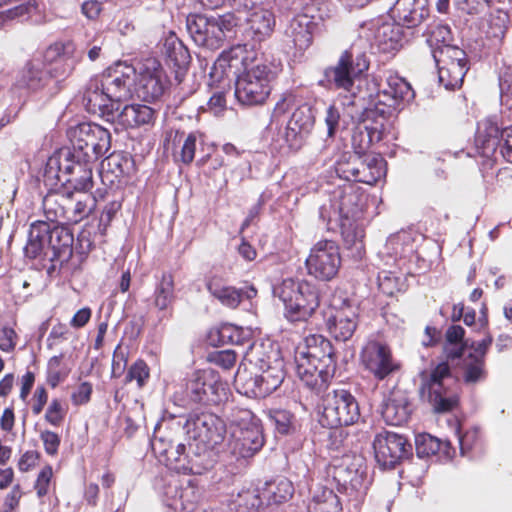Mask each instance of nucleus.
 I'll list each match as a JSON object with an SVG mask.
<instances>
[{
    "label": "nucleus",
    "instance_id": "1",
    "mask_svg": "<svg viewBox=\"0 0 512 512\" xmlns=\"http://www.w3.org/2000/svg\"><path fill=\"white\" fill-rule=\"evenodd\" d=\"M230 75L235 76L234 95L239 105L251 108L266 104L276 74L247 45L238 44L222 51L209 73L217 83L229 79Z\"/></svg>",
    "mask_w": 512,
    "mask_h": 512
},
{
    "label": "nucleus",
    "instance_id": "2",
    "mask_svg": "<svg viewBox=\"0 0 512 512\" xmlns=\"http://www.w3.org/2000/svg\"><path fill=\"white\" fill-rule=\"evenodd\" d=\"M73 233L64 226L51 228L47 221L31 224L28 240L24 246V257L45 269L50 277L68 269L73 255Z\"/></svg>",
    "mask_w": 512,
    "mask_h": 512
},
{
    "label": "nucleus",
    "instance_id": "3",
    "mask_svg": "<svg viewBox=\"0 0 512 512\" xmlns=\"http://www.w3.org/2000/svg\"><path fill=\"white\" fill-rule=\"evenodd\" d=\"M382 261L384 267L378 273V288L390 297L406 290L407 276L420 274L428 268L426 261L416 254L413 239L406 234L388 239Z\"/></svg>",
    "mask_w": 512,
    "mask_h": 512
},
{
    "label": "nucleus",
    "instance_id": "4",
    "mask_svg": "<svg viewBox=\"0 0 512 512\" xmlns=\"http://www.w3.org/2000/svg\"><path fill=\"white\" fill-rule=\"evenodd\" d=\"M333 216L329 223L335 221L341 234L344 248L355 259H362L365 254V230L360 223L364 209L362 194L353 184H344L334 189L331 196Z\"/></svg>",
    "mask_w": 512,
    "mask_h": 512
},
{
    "label": "nucleus",
    "instance_id": "5",
    "mask_svg": "<svg viewBox=\"0 0 512 512\" xmlns=\"http://www.w3.org/2000/svg\"><path fill=\"white\" fill-rule=\"evenodd\" d=\"M313 341L314 347L308 346L306 350L296 352V372L305 386L320 394L328 388L335 374L336 356L329 340L318 336Z\"/></svg>",
    "mask_w": 512,
    "mask_h": 512
},
{
    "label": "nucleus",
    "instance_id": "6",
    "mask_svg": "<svg viewBox=\"0 0 512 512\" xmlns=\"http://www.w3.org/2000/svg\"><path fill=\"white\" fill-rule=\"evenodd\" d=\"M226 418L229 424V452L237 458L253 457L264 445L260 419L251 410L240 407H231Z\"/></svg>",
    "mask_w": 512,
    "mask_h": 512
},
{
    "label": "nucleus",
    "instance_id": "7",
    "mask_svg": "<svg viewBox=\"0 0 512 512\" xmlns=\"http://www.w3.org/2000/svg\"><path fill=\"white\" fill-rule=\"evenodd\" d=\"M456 380L452 377L447 362L439 363L430 373L421 374L419 393L423 401L428 402L434 412L451 411L458 404Z\"/></svg>",
    "mask_w": 512,
    "mask_h": 512
},
{
    "label": "nucleus",
    "instance_id": "8",
    "mask_svg": "<svg viewBox=\"0 0 512 512\" xmlns=\"http://www.w3.org/2000/svg\"><path fill=\"white\" fill-rule=\"evenodd\" d=\"M355 152H344L335 163V171L349 182L374 185L386 174V161L380 154H367L362 144Z\"/></svg>",
    "mask_w": 512,
    "mask_h": 512
},
{
    "label": "nucleus",
    "instance_id": "9",
    "mask_svg": "<svg viewBox=\"0 0 512 512\" xmlns=\"http://www.w3.org/2000/svg\"><path fill=\"white\" fill-rule=\"evenodd\" d=\"M72 150L64 155L86 162H96L111 148V133L102 126L84 122L70 131Z\"/></svg>",
    "mask_w": 512,
    "mask_h": 512
},
{
    "label": "nucleus",
    "instance_id": "10",
    "mask_svg": "<svg viewBox=\"0 0 512 512\" xmlns=\"http://www.w3.org/2000/svg\"><path fill=\"white\" fill-rule=\"evenodd\" d=\"M274 294L289 313L298 314L302 320L312 317L320 304L318 289L305 279L286 278L274 288Z\"/></svg>",
    "mask_w": 512,
    "mask_h": 512
},
{
    "label": "nucleus",
    "instance_id": "11",
    "mask_svg": "<svg viewBox=\"0 0 512 512\" xmlns=\"http://www.w3.org/2000/svg\"><path fill=\"white\" fill-rule=\"evenodd\" d=\"M321 409L319 421L328 428L353 425L360 418L358 401L349 390L343 388L326 392L322 396Z\"/></svg>",
    "mask_w": 512,
    "mask_h": 512
},
{
    "label": "nucleus",
    "instance_id": "12",
    "mask_svg": "<svg viewBox=\"0 0 512 512\" xmlns=\"http://www.w3.org/2000/svg\"><path fill=\"white\" fill-rule=\"evenodd\" d=\"M369 65L364 54L354 58L351 51L345 50L335 65L324 70L323 79L319 81V85L328 89L351 92L355 80L369 69Z\"/></svg>",
    "mask_w": 512,
    "mask_h": 512
},
{
    "label": "nucleus",
    "instance_id": "13",
    "mask_svg": "<svg viewBox=\"0 0 512 512\" xmlns=\"http://www.w3.org/2000/svg\"><path fill=\"white\" fill-rule=\"evenodd\" d=\"M183 428L190 440L206 448H215L227 441L228 437L224 420L209 412L190 413Z\"/></svg>",
    "mask_w": 512,
    "mask_h": 512
},
{
    "label": "nucleus",
    "instance_id": "14",
    "mask_svg": "<svg viewBox=\"0 0 512 512\" xmlns=\"http://www.w3.org/2000/svg\"><path fill=\"white\" fill-rule=\"evenodd\" d=\"M414 97L410 83L397 72L387 71L379 84L375 112L384 120L403 108Z\"/></svg>",
    "mask_w": 512,
    "mask_h": 512
},
{
    "label": "nucleus",
    "instance_id": "15",
    "mask_svg": "<svg viewBox=\"0 0 512 512\" xmlns=\"http://www.w3.org/2000/svg\"><path fill=\"white\" fill-rule=\"evenodd\" d=\"M341 262L339 248L335 242L321 240L311 248L305 266L308 275L319 281L328 282L337 276Z\"/></svg>",
    "mask_w": 512,
    "mask_h": 512
},
{
    "label": "nucleus",
    "instance_id": "16",
    "mask_svg": "<svg viewBox=\"0 0 512 512\" xmlns=\"http://www.w3.org/2000/svg\"><path fill=\"white\" fill-rule=\"evenodd\" d=\"M186 395L195 402L217 404L226 395L224 384L212 369L193 372L186 382Z\"/></svg>",
    "mask_w": 512,
    "mask_h": 512
},
{
    "label": "nucleus",
    "instance_id": "17",
    "mask_svg": "<svg viewBox=\"0 0 512 512\" xmlns=\"http://www.w3.org/2000/svg\"><path fill=\"white\" fill-rule=\"evenodd\" d=\"M94 163L60 154L57 162L58 180L65 188L74 192L86 193L93 188Z\"/></svg>",
    "mask_w": 512,
    "mask_h": 512
},
{
    "label": "nucleus",
    "instance_id": "18",
    "mask_svg": "<svg viewBox=\"0 0 512 512\" xmlns=\"http://www.w3.org/2000/svg\"><path fill=\"white\" fill-rule=\"evenodd\" d=\"M316 123L315 109L308 103L299 105L291 114L284 131V141L292 153L299 152Z\"/></svg>",
    "mask_w": 512,
    "mask_h": 512
},
{
    "label": "nucleus",
    "instance_id": "19",
    "mask_svg": "<svg viewBox=\"0 0 512 512\" xmlns=\"http://www.w3.org/2000/svg\"><path fill=\"white\" fill-rule=\"evenodd\" d=\"M134 83L137 97L152 102L164 94L168 80L161 63L156 58H147L143 61Z\"/></svg>",
    "mask_w": 512,
    "mask_h": 512
},
{
    "label": "nucleus",
    "instance_id": "20",
    "mask_svg": "<svg viewBox=\"0 0 512 512\" xmlns=\"http://www.w3.org/2000/svg\"><path fill=\"white\" fill-rule=\"evenodd\" d=\"M375 459L383 468H393L411 454L412 446L407 438L392 431L378 433L373 441Z\"/></svg>",
    "mask_w": 512,
    "mask_h": 512
},
{
    "label": "nucleus",
    "instance_id": "21",
    "mask_svg": "<svg viewBox=\"0 0 512 512\" xmlns=\"http://www.w3.org/2000/svg\"><path fill=\"white\" fill-rule=\"evenodd\" d=\"M364 367L378 380L397 371L399 363L393 358L390 347L379 340H369L360 353Z\"/></svg>",
    "mask_w": 512,
    "mask_h": 512
},
{
    "label": "nucleus",
    "instance_id": "22",
    "mask_svg": "<svg viewBox=\"0 0 512 512\" xmlns=\"http://www.w3.org/2000/svg\"><path fill=\"white\" fill-rule=\"evenodd\" d=\"M501 128L494 117L482 119L477 124L474 147L477 155L489 162V165L503 161Z\"/></svg>",
    "mask_w": 512,
    "mask_h": 512
},
{
    "label": "nucleus",
    "instance_id": "23",
    "mask_svg": "<svg viewBox=\"0 0 512 512\" xmlns=\"http://www.w3.org/2000/svg\"><path fill=\"white\" fill-rule=\"evenodd\" d=\"M334 478L344 488L350 500L355 501L356 505L363 501L370 481L361 457H355L350 464L336 467Z\"/></svg>",
    "mask_w": 512,
    "mask_h": 512
},
{
    "label": "nucleus",
    "instance_id": "24",
    "mask_svg": "<svg viewBox=\"0 0 512 512\" xmlns=\"http://www.w3.org/2000/svg\"><path fill=\"white\" fill-rule=\"evenodd\" d=\"M186 28L195 44L211 50L220 48L226 38L215 17L190 13L186 17Z\"/></svg>",
    "mask_w": 512,
    "mask_h": 512
},
{
    "label": "nucleus",
    "instance_id": "25",
    "mask_svg": "<svg viewBox=\"0 0 512 512\" xmlns=\"http://www.w3.org/2000/svg\"><path fill=\"white\" fill-rule=\"evenodd\" d=\"M136 173L133 157L126 152H113L101 164L102 183L110 189L114 185L126 183Z\"/></svg>",
    "mask_w": 512,
    "mask_h": 512
},
{
    "label": "nucleus",
    "instance_id": "26",
    "mask_svg": "<svg viewBox=\"0 0 512 512\" xmlns=\"http://www.w3.org/2000/svg\"><path fill=\"white\" fill-rule=\"evenodd\" d=\"M317 23L307 14L295 15L284 30V41L287 46L295 50V54H302L313 43V35Z\"/></svg>",
    "mask_w": 512,
    "mask_h": 512
},
{
    "label": "nucleus",
    "instance_id": "27",
    "mask_svg": "<svg viewBox=\"0 0 512 512\" xmlns=\"http://www.w3.org/2000/svg\"><path fill=\"white\" fill-rule=\"evenodd\" d=\"M101 86L98 76L91 78L85 87L82 102L88 113L110 121L114 119V112L118 108H115L108 93Z\"/></svg>",
    "mask_w": 512,
    "mask_h": 512
},
{
    "label": "nucleus",
    "instance_id": "28",
    "mask_svg": "<svg viewBox=\"0 0 512 512\" xmlns=\"http://www.w3.org/2000/svg\"><path fill=\"white\" fill-rule=\"evenodd\" d=\"M97 76L101 82V87H104L114 105L115 103L127 101L132 98L131 87L135 82L132 75L107 69Z\"/></svg>",
    "mask_w": 512,
    "mask_h": 512
},
{
    "label": "nucleus",
    "instance_id": "29",
    "mask_svg": "<svg viewBox=\"0 0 512 512\" xmlns=\"http://www.w3.org/2000/svg\"><path fill=\"white\" fill-rule=\"evenodd\" d=\"M207 289L213 297L229 308L235 309L243 298L253 299L257 296V289L253 285L237 289L233 286H226L221 278L212 277L207 282Z\"/></svg>",
    "mask_w": 512,
    "mask_h": 512
},
{
    "label": "nucleus",
    "instance_id": "30",
    "mask_svg": "<svg viewBox=\"0 0 512 512\" xmlns=\"http://www.w3.org/2000/svg\"><path fill=\"white\" fill-rule=\"evenodd\" d=\"M426 4V0H397L390 10V15L401 26L413 28L421 24L428 15Z\"/></svg>",
    "mask_w": 512,
    "mask_h": 512
},
{
    "label": "nucleus",
    "instance_id": "31",
    "mask_svg": "<svg viewBox=\"0 0 512 512\" xmlns=\"http://www.w3.org/2000/svg\"><path fill=\"white\" fill-rule=\"evenodd\" d=\"M70 204L69 188L61 186L57 189H51L44 196L42 209L47 221L67 225L68 209L66 205Z\"/></svg>",
    "mask_w": 512,
    "mask_h": 512
},
{
    "label": "nucleus",
    "instance_id": "32",
    "mask_svg": "<svg viewBox=\"0 0 512 512\" xmlns=\"http://www.w3.org/2000/svg\"><path fill=\"white\" fill-rule=\"evenodd\" d=\"M403 26L397 22L382 23L376 30L375 41L382 53H395L402 47Z\"/></svg>",
    "mask_w": 512,
    "mask_h": 512
},
{
    "label": "nucleus",
    "instance_id": "33",
    "mask_svg": "<svg viewBox=\"0 0 512 512\" xmlns=\"http://www.w3.org/2000/svg\"><path fill=\"white\" fill-rule=\"evenodd\" d=\"M163 53L166 59L178 69H187L191 62V55L174 31H169L163 38Z\"/></svg>",
    "mask_w": 512,
    "mask_h": 512
},
{
    "label": "nucleus",
    "instance_id": "34",
    "mask_svg": "<svg viewBox=\"0 0 512 512\" xmlns=\"http://www.w3.org/2000/svg\"><path fill=\"white\" fill-rule=\"evenodd\" d=\"M156 118V111L143 104L126 105L118 115V122L125 128H137L152 125Z\"/></svg>",
    "mask_w": 512,
    "mask_h": 512
},
{
    "label": "nucleus",
    "instance_id": "35",
    "mask_svg": "<svg viewBox=\"0 0 512 512\" xmlns=\"http://www.w3.org/2000/svg\"><path fill=\"white\" fill-rule=\"evenodd\" d=\"M175 301L174 276L170 272H163L154 290V305L166 312L163 316H171Z\"/></svg>",
    "mask_w": 512,
    "mask_h": 512
},
{
    "label": "nucleus",
    "instance_id": "36",
    "mask_svg": "<svg viewBox=\"0 0 512 512\" xmlns=\"http://www.w3.org/2000/svg\"><path fill=\"white\" fill-rule=\"evenodd\" d=\"M381 413L388 425H402L410 415L409 403L403 395L394 394L384 402Z\"/></svg>",
    "mask_w": 512,
    "mask_h": 512
},
{
    "label": "nucleus",
    "instance_id": "37",
    "mask_svg": "<svg viewBox=\"0 0 512 512\" xmlns=\"http://www.w3.org/2000/svg\"><path fill=\"white\" fill-rule=\"evenodd\" d=\"M218 342L220 344H248L251 350L256 348L254 343H251L253 331L249 327L238 326L233 322H222L217 329Z\"/></svg>",
    "mask_w": 512,
    "mask_h": 512
},
{
    "label": "nucleus",
    "instance_id": "38",
    "mask_svg": "<svg viewBox=\"0 0 512 512\" xmlns=\"http://www.w3.org/2000/svg\"><path fill=\"white\" fill-rule=\"evenodd\" d=\"M193 446L194 444L189 443L188 463L180 465V468L182 473L201 475L212 466L211 450L213 448H206L196 442V450Z\"/></svg>",
    "mask_w": 512,
    "mask_h": 512
},
{
    "label": "nucleus",
    "instance_id": "39",
    "mask_svg": "<svg viewBox=\"0 0 512 512\" xmlns=\"http://www.w3.org/2000/svg\"><path fill=\"white\" fill-rule=\"evenodd\" d=\"M165 493L167 496L171 493L170 498L172 502L168 504L169 506H177L179 502L182 509L187 511L193 510L201 498L200 490L190 480L185 486H181L180 489H178V485H169L168 491Z\"/></svg>",
    "mask_w": 512,
    "mask_h": 512
},
{
    "label": "nucleus",
    "instance_id": "40",
    "mask_svg": "<svg viewBox=\"0 0 512 512\" xmlns=\"http://www.w3.org/2000/svg\"><path fill=\"white\" fill-rule=\"evenodd\" d=\"M108 190H96V194L91 197L90 195H83L79 198L75 197L73 211L68 212L67 225H74L80 223L82 220L90 216L95 208L98 199H103Z\"/></svg>",
    "mask_w": 512,
    "mask_h": 512
},
{
    "label": "nucleus",
    "instance_id": "41",
    "mask_svg": "<svg viewBox=\"0 0 512 512\" xmlns=\"http://www.w3.org/2000/svg\"><path fill=\"white\" fill-rule=\"evenodd\" d=\"M40 15L39 4L36 0H28L17 6L0 12V29L14 21H33L34 16Z\"/></svg>",
    "mask_w": 512,
    "mask_h": 512
},
{
    "label": "nucleus",
    "instance_id": "42",
    "mask_svg": "<svg viewBox=\"0 0 512 512\" xmlns=\"http://www.w3.org/2000/svg\"><path fill=\"white\" fill-rule=\"evenodd\" d=\"M247 22L254 38L258 41L269 37L274 31L276 24L274 14L268 9L254 11L250 14Z\"/></svg>",
    "mask_w": 512,
    "mask_h": 512
},
{
    "label": "nucleus",
    "instance_id": "43",
    "mask_svg": "<svg viewBox=\"0 0 512 512\" xmlns=\"http://www.w3.org/2000/svg\"><path fill=\"white\" fill-rule=\"evenodd\" d=\"M263 494L260 490L252 485L243 487L234 496L232 495L231 504L236 512L255 511L263 505Z\"/></svg>",
    "mask_w": 512,
    "mask_h": 512
},
{
    "label": "nucleus",
    "instance_id": "44",
    "mask_svg": "<svg viewBox=\"0 0 512 512\" xmlns=\"http://www.w3.org/2000/svg\"><path fill=\"white\" fill-rule=\"evenodd\" d=\"M465 331L461 326L453 325L445 333L443 353L447 360L454 361L463 356L467 342L464 341Z\"/></svg>",
    "mask_w": 512,
    "mask_h": 512
},
{
    "label": "nucleus",
    "instance_id": "45",
    "mask_svg": "<svg viewBox=\"0 0 512 512\" xmlns=\"http://www.w3.org/2000/svg\"><path fill=\"white\" fill-rule=\"evenodd\" d=\"M197 135L195 132L189 133L184 137V133L177 132L174 139L173 158L176 163L190 165L196 153Z\"/></svg>",
    "mask_w": 512,
    "mask_h": 512
},
{
    "label": "nucleus",
    "instance_id": "46",
    "mask_svg": "<svg viewBox=\"0 0 512 512\" xmlns=\"http://www.w3.org/2000/svg\"><path fill=\"white\" fill-rule=\"evenodd\" d=\"M234 382L241 394L250 398H265L258 374H252L246 368L242 369L239 367L235 374Z\"/></svg>",
    "mask_w": 512,
    "mask_h": 512
},
{
    "label": "nucleus",
    "instance_id": "47",
    "mask_svg": "<svg viewBox=\"0 0 512 512\" xmlns=\"http://www.w3.org/2000/svg\"><path fill=\"white\" fill-rule=\"evenodd\" d=\"M292 482L286 478H279L267 482L262 490L263 498L268 504H279L287 501L293 495Z\"/></svg>",
    "mask_w": 512,
    "mask_h": 512
},
{
    "label": "nucleus",
    "instance_id": "48",
    "mask_svg": "<svg viewBox=\"0 0 512 512\" xmlns=\"http://www.w3.org/2000/svg\"><path fill=\"white\" fill-rule=\"evenodd\" d=\"M359 317L360 307L354 301L342 296L333 297L327 320H354Z\"/></svg>",
    "mask_w": 512,
    "mask_h": 512
},
{
    "label": "nucleus",
    "instance_id": "49",
    "mask_svg": "<svg viewBox=\"0 0 512 512\" xmlns=\"http://www.w3.org/2000/svg\"><path fill=\"white\" fill-rule=\"evenodd\" d=\"M437 68H445L454 64L468 63L463 49L454 45H442L432 51Z\"/></svg>",
    "mask_w": 512,
    "mask_h": 512
},
{
    "label": "nucleus",
    "instance_id": "50",
    "mask_svg": "<svg viewBox=\"0 0 512 512\" xmlns=\"http://www.w3.org/2000/svg\"><path fill=\"white\" fill-rule=\"evenodd\" d=\"M486 377L485 358L474 355L469 351L463 361V379L466 383L474 384Z\"/></svg>",
    "mask_w": 512,
    "mask_h": 512
},
{
    "label": "nucleus",
    "instance_id": "51",
    "mask_svg": "<svg viewBox=\"0 0 512 512\" xmlns=\"http://www.w3.org/2000/svg\"><path fill=\"white\" fill-rule=\"evenodd\" d=\"M468 63L454 64L445 68H438L439 81L447 90H455L463 84L468 71Z\"/></svg>",
    "mask_w": 512,
    "mask_h": 512
},
{
    "label": "nucleus",
    "instance_id": "52",
    "mask_svg": "<svg viewBox=\"0 0 512 512\" xmlns=\"http://www.w3.org/2000/svg\"><path fill=\"white\" fill-rule=\"evenodd\" d=\"M509 21L510 17L506 11L502 9L493 10L487 19L486 36L502 41L508 30Z\"/></svg>",
    "mask_w": 512,
    "mask_h": 512
},
{
    "label": "nucleus",
    "instance_id": "53",
    "mask_svg": "<svg viewBox=\"0 0 512 512\" xmlns=\"http://www.w3.org/2000/svg\"><path fill=\"white\" fill-rule=\"evenodd\" d=\"M310 512H341L342 505L339 497L331 489H324L320 495L313 497L309 505Z\"/></svg>",
    "mask_w": 512,
    "mask_h": 512
},
{
    "label": "nucleus",
    "instance_id": "54",
    "mask_svg": "<svg viewBox=\"0 0 512 512\" xmlns=\"http://www.w3.org/2000/svg\"><path fill=\"white\" fill-rule=\"evenodd\" d=\"M54 76L52 71H44L40 68H36L31 62L27 63L23 74L27 87L34 91L47 86L50 79Z\"/></svg>",
    "mask_w": 512,
    "mask_h": 512
},
{
    "label": "nucleus",
    "instance_id": "55",
    "mask_svg": "<svg viewBox=\"0 0 512 512\" xmlns=\"http://www.w3.org/2000/svg\"><path fill=\"white\" fill-rule=\"evenodd\" d=\"M258 377L266 397L282 384L284 371L279 365L268 366L261 374H258Z\"/></svg>",
    "mask_w": 512,
    "mask_h": 512
},
{
    "label": "nucleus",
    "instance_id": "56",
    "mask_svg": "<svg viewBox=\"0 0 512 512\" xmlns=\"http://www.w3.org/2000/svg\"><path fill=\"white\" fill-rule=\"evenodd\" d=\"M415 446L418 457L425 458L435 455L443 446L448 447L449 443L443 444L438 438L423 433L416 436Z\"/></svg>",
    "mask_w": 512,
    "mask_h": 512
},
{
    "label": "nucleus",
    "instance_id": "57",
    "mask_svg": "<svg viewBox=\"0 0 512 512\" xmlns=\"http://www.w3.org/2000/svg\"><path fill=\"white\" fill-rule=\"evenodd\" d=\"M476 309L475 305L465 306L462 303L451 304L447 302L442 305L440 313L443 317L451 313L450 320H478L479 313L477 314Z\"/></svg>",
    "mask_w": 512,
    "mask_h": 512
},
{
    "label": "nucleus",
    "instance_id": "58",
    "mask_svg": "<svg viewBox=\"0 0 512 512\" xmlns=\"http://www.w3.org/2000/svg\"><path fill=\"white\" fill-rule=\"evenodd\" d=\"M167 467L177 472H182L180 465L188 463V452H186V446L182 443H178L172 447L166 457L161 459Z\"/></svg>",
    "mask_w": 512,
    "mask_h": 512
},
{
    "label": "nucleus",
    "instance_id": "59",
    "mask_svg": "<svg viewBox=\"0 0 512 512\" xmlns=\"http://www.w3.org/2000/svg\"><path fill=\"white\" fill-rule=\"evenodd\" d=\"M267 416L271 423L275 426V429L280 434H288L291 426L293 415L284 409H269Z\"/></svg>",
    "mask_w": 512,
    "mask_h": 512
},
{
    "label": "nucleus",
    "instance_id": "60",
    "mask_svg": "<svg viewBox=\"0 0 512 512\" xmlns=\"http://www.w3.org/2000/svg\"><path fill=\"white\" fill-rule=\"evenodd\" d=\"M451 40V31L447 25H436L431 29L427 38L431 52L442 45H451Z\"/></svg>",
    "mask_w": 512,
    "mask_h": 512
},
{
    "label": "nucleus",
    "instance_id": "61",
    "mask_svg": "<svg viewBox=\"0 0 512 512\" xmlns=\"http://www.w3.org/2000/svg\"><path fill=\"white\" fill-rule=\"evenodd\" d=\"M68 371L61 366V356H53L47 366V382L55 388L59 383L65 380Z\"/></svg>",
    "mask_w": 512,
    "mask_h": 512
},
{
    "label": "nucleus",
    "instance_id": "62",
    "mask_svg": "<svg viewBox=\"0 0 512 512\" xmlns=\"http://www.w3.org/2000/svg\"><path fill=\"white\" fill-rule=\"evenodd\" d=\"M329 334L337 341L349 340L355 330L356 322H326Z\"/></svg>",
    "mask_w": 512,
    "mask_h": 512
},
{
    "label": "nucleus",
    "instance_id": "63",
    "mask_svg": "<svg viewBox=\"0 0 512 512\" xmlns=\"http://www.w3.org/2000/svg\"><path fill=\"white\" fill-rule=\"evenodd\" d=\"M66 409L61 400L54 398L48 405L45 412V420L54 427H59L65 418Z\"/></svg>",
    "mask_w": 512,
    "mask_h": 512
},
{
    "label": "nucleus",
    "instance_id": "64",
    "mask_svg": "<svg viewBox=\"0 0 512 512\" xmlns=\"http://www.w3.org/2000/svg\"><path fill=\"white\" fill-rule=\"evenodd\" d=\"M368 140L365 145V150H367L370 146L381 142L386 134V123L382 121H373L370 124H366L364 126Z\"/></svg>",
    "mask_w": 512,
    "mask_h": 512
}]
</instances>
